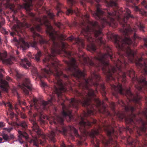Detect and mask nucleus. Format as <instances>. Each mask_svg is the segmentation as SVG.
<instances>
[{
    "mask_svg": "<svg viewBox=\"0 0 147 147\" xmlns=\"http://www.w3.org/2000/svg\"><path fill=\"white\" fill-rule=\"evenodd\" d=\"M41 85L43 87H44L46 85V84L43 82L42 81L41 82Z\"/></svg>",
    "mask_w": 147,
    "mask_h": 147,
    "instance_id": "52",
    "label": "nucleus"
},
{
    "mask_svg": "<svg viewBox=\"0 0 147 147\" xmlns=\"http://www.w3.org/2000/svg\"><path fill=\"white\" fill-rule=\"evenodd\" d=\"M99 131L98 130H96L91 131L90 134V136L92 138H94L95 135L98 134Z\"/></svg>",
    "mask_w": 147,
    "mask_h": 147,
    "instance_id": "29",
    "label": "nucleus"
},
{
    "mask_svg": "<svg viewBox=\"0 0 147 147\" xmlns=\"http://www.w3.org/2000/svg\"><path fill=\"white\" fill-rule=\"evenodd\" d=\"M94 113L92 110H88L87 112L85 114V116L88 115H90L93 114Z\"/></svg>",
    "mask_w": 147,
    "mask_h": 147,
    "instance_id": "37",
    "label": "nucleus"
},
{
    "mask_svg": "<svg viewBox=\"0 0 147 147\" xmlns=\"http://www.w3.org/2000/svg\"><path fill=\"white\" fill-rule=\"evenodd\" d=\"M6 79L8 82H10L12 81V79L9 77L8 76H7L6 77Z\"/></svg>",
    "mask_w": 147,
    "mask_h": 147,
    "instance_id": "53",
    "label": "nucleus"
},
{
    "mask_svg": "<svg viewBox=\"0 0 147 147\" xmlns=\"http://www.w3.org/2000/svg\"><path fill=\"white\" fill-rule=\"evenodd\" d=\"M62 116L56 115L54 117H50L47 116L41 115L40 117L42 123H44V121L42 120V118L44 119H46L49 120L50 124L51 125L53 123L56 125L57 123L62 124L64 119L67 116H68L70 120H71L73 116L71 114V111L68 109V108L62 104Z\"/></svg>",
    "mask_w": 147,
    "mask_h": 147,
    "instance_id": "5",
    "label": "nucleus"
},
{
    "mask_svg": "<svg viewBox=\"0 0 147 147\" xmlns=\"http://www.w3.org/2000/svg\"><path fill=\"white\" fill-rule=\"evenodd\" d=\"M65 62L67 65V69L71 71L74 77L79 79L81 77L84 76V73L81 71L78 68L76 61L74 58H71L69 61H65Z\"/></svg>",
    "mask_w": 147,
    "mask_h": 147,
    "instance_id": "7",
    "label": "nucleus"
},
{
    "mask_svg": "<svg viewBox=\"0 0 147 147\" xmlns=\"http://www.w3.org/2000/svg\"><path fill=\"white\" fill-rule=\"evenodd\" d=\"M12 18L13 19V22H16L17 24V25H15L13 26L12 29L17 33L19 36H21L20 34H19L18 32L22 33V30L24 28L28 27V25L26 23L22 24L20 22L17 18H16L13 15L12 16Z\"/></svg>",
    "mask_w": 147,
    "mask_h": 147,
    "instance_id": "10",
    "label": "nucleus"
},
{
    "mask_svg": "<svg viewBox=\"0 0 147 147\" xmlns=\"http://www.w3.org/2000/svg\"><path fill=\"white\" fill-rule=\"evenodd\" d=\"M142 5L144 6V7L146 9H147V3L146 1H143L142 3Z\"/></svg>",
    "mask_w": 147,
    "mask_h": 147,
    "instance_id": "41",
    "label": "nucleus"
},
{
    "mask_svg": "<svg viewBox=\"0 0 147 147\" xmlns=\"http://www.w3.org/2000/svg\"><path fill=\"white\" fill-rule=\"evenodd\" d=\"M33 125L32 128L38 134L40 135L41 131L37 125L36 122L34 120L31 121Z\"/></svg>",
    "mask_w": 147,
    "mask_h": 147,
    "instance_id": "21",
    "label": "nucleus"
},
{
    "mask_svg": "<svg viewBox=\"0 0 147 147\" xmlns=\"http://www.w3.org/2000/svg\"><path fill=\"white\" fill-rule=\"evenodd\" d=\"M11 118H13L14 115V114L13 113L10 112V113L9 114Z\"/></svg>",
    "mask_w": 147,
    "mask_h": 147,
    "instance_id": "54",
    "label": "nucleus"
},
{
    "mask_svg": "<svg viewBox=\"0 0 147 147\" xmlns=\"http://www.w3.org/2000/svg\"><path fill=\"white\" fill-rule=\"evenodd\" d=\"M61 147H74L72 146H65V144L64 143V142H62V144H61Z\"/></svg>",
    "mask_w": 147,
    "mask_h": 147,
    "instance_id": "45",
    "label": "nucleus"
},
{
    "mask_svg": "<svg viewBox=\"0 0 147 147\" xmlns=\"http://www.w3.org/2000/svg\"><path fill=\"white\" fill-rule=\"evenodd\" d=\"M141 13L143 15L145 16L147 15V13L144 11H140Z\"/></svg>",
    "mask_w": 147,
    "mask_h": 147,
    "instance_id": "47",
    "label": "nucleus"
},
{
    "mask_svg": "<svg viewBox=\"0 0 147 147\" xmlns=\"http://www.w3.org/2000/svg\"><path fill=\"white\" fill-rule=\"evenodd\" d=\"M55 24L56 26L59 27H60L61 25V24L60 23H56Z\"/></svg>",
    "mask_w": 147,
    "mask_h": 147,
    "instance_id": "55",
    "label": "nucleus"
},
{
    "mask_svg": "<svg viewBox=\"0 0 147 147\" xmlns=\"http://www.w3.org/2000/svg\"><path fill=\"white\" fill-rule=\"evenodd\" d=\"M61 4L59 2H57L56 8V9L58 11L57 13V15H59V13L61 12L60 10V9L61 8Z\"/></svg>",
    "mask_w": 147,
    "mask_h": 147,
    "instance_id": "30",
    "label": "nucleus"
},
{
    "mask_svg": "<svg viewBox=\"0 0 147 147\" xmlns=\"http://www.w3.org/2000/svg\"><path fill=\"white\" fill-rule=\"evenodd\" d=\"M15 34V32H11L10 33V35L12 36H13Z\"/></svg>",
    "mask_w": 147,
    "mask_h": 147,
    "instance_id": "61",
    "label": "nucleus"
},
{
    "mask_svg": "<svg viewBox=\"0 0 147 147\" xmlns=\"http://www.w3.org/2000/svg\"><path fill=\"white\" fill-rule=\"evenodd\" d=\"M135 117L134 115H132L128 117L125 118V121L127 123H131L133 122V119Z\"/></svg>",
    "mask_w": 147,
    "mask_h": 147,
    "instance_id": "27",
    "label": "nucleus"
},
{
    "mask_svg": "<svg viewBox=\"0 0 147 147\" xmlns=\"http://www.w3.org/2000/svg\"><path fill=\"white\" fill-rule=\"evenodd\" d=\"M102 142L103 143L105 144L106 146H107L108 144L111 143L115 147H117V144L116 142L111 137H110L109 138V141H107L105 139H104V140L102 141Z\"/></svg>",
    "mask_w": 147,
    "mask_h": 147,
    "instance_id": "19",
    "label": "nucleus"
},
{
    "mask_svg": "<svg viewBox=\"0 0 147 147\" xmlns=\"http://www.w3.org/2000/svg\"><path fill=\"white\" fill-rule=\"evenodd\" d=\"M30 142L33 143L36 147H38V144H43V142L41 141L40 139H39L36 137L34 138Z\"/></svg>",
    "mask_w": 147,
    "mask_h": 147,
    "instance_id": "20",
    "label": "nucleus"
},
{
    "mask_svg": "<svg viewBox=\"0 0 147 147\" xmlns=\"http://www.w3.org/2000/svg\"><path fill=\"white\" fill-rule=\"evenodd\" d=\"M2 1H4L6 2V3H5L4 2H2L1 4H0V11H1L2 9L1 7L2 6V5H4L5 4V5L7 7H9V8L12 11H13L14 13H15V11H14L15 9V6L13 5L10 3H9V0H1Z\"/></svg>",
    "mask_w": 147,
    "mask_h": 147,
    "instance_id": "17",
    "label": "nucleus"
},
{
    "mask_svg": "<svg viewBox=\"0 0 147 147\" xmlns=\"http://www.w3.org/2000/svg\"><path fill=\"white\" fill-rule=\"evenodd\" d=\"M14 39L16 42V44L19 45L21 48L23 50L29 48V45L22 38L20 37L18 41L16 38H14Z\"/></svg>",
    "mask_w": 147,
    "mask_h": 147,
    "instance_id": "15",
    "label": "nucleus"
},
{
    "mask_svg": "<svg viewBox=\"0 0 147 147\" xmlns=\"http://www.w3.org/2000/svg\"><path fill=\"white\" fill-rule=\"evenodd\" d=\"M137 26L139 28L140 30L143 31V28H144V27L141 23L138 24Z\"/></svg>",
    "mask_w": 147,
    "mask_h": 147,
    "instance_id": "36",
    "label": "nucleus"
},
{
    "mask_svg": "<svg viewBox=\"0 0 147 147\" xmlns=\"http://www.w3.org/2000/svg\"><path fill=\"white\" fill-rule=\"evenodd\" d=\"M7 53L4 52L3 53H0V61H1L4 64L11 65L13 63V61L15 60V57L11 56L9 58H7Z\"/></svg>",
    "mask_w": 147,
    "mask_h": 147,
    "instance_id": "12",
    "label": "nucleus"
},
{
    "mask_svg": "<svg viewBox=\"0 0 147 147\" xmlns=\"http://www.w3.org/2000/svg\"><path fill=\"white\" fill-rule=\"evenodd\" d=\"M86 0H83V1H81V3L82 5H84V2Z\"/></svg>",
    "mask_w": 147,
    "mask_h": 147,
    "instance_id": "59",
    "label": "nucleus"
},
{
    "mask_svg": "<svg viewBox=\"0 0 147 147\" xmlns=\"http://www.w3.org/2000/svg\"><path fill=\"white\" fill-rule=\"evenodd\" d=\"M1 136L6 141H7L10 139V138L7 134L5 133L4 132H3L1 134Z\"/></svg>",
    "mask_w": 147,
    "mask_h": 147,
    "instance_id": "28",
    "label": "nucleus"
},
{
    "mask_svg": "<svg viewBox=\"0 0 147 147\" xmlns=\"http://www.w3.org/2000/svg\"><path fill=\"white\" fill-rule=\"evenodd\" d=\"M5 126V124L3 122H0V128L3 127Z\"/></svg>",
    "mask_w": 147,
    "mask_h": 147,
    "instance_id": "51",
    "label": "nucleus"
},
{
    "mask_svg": "<svg viewBox=\"0 0 147 147\" xmlns=\"http://www.w3.org/2000/svg\"><path fill=\"white\" fill-rule=\"evenodd\" d=\"M91 123L89 122L88 121H85L82 117L81 118V121L80 123V124L83 126L86 125L90 126L91 125Z\"/></svg>",
    "mask_w": 147,
    "mask_h": 147,
    "instance_id": "24",
    "label": "nucleus"
},
{
    "mask_svg": "<svg viewBox=\"0 0 147 147\" xmlns=\"http://www.w3.org/2000/svg\"><path fill=\"white\" fill-rule=\"evenodd\" d=\"M66 129L64 127H63L62 128L61 131L58 129L57 128L56 129H54L51 131V132L49 134H48L47 136H45L44 135H42V137L44 139H45L46 138H47V137H49L50 139L53 142H54V137L55 136V132L56 131H58L59 132H63V133H64L66 131Z\"/></svg>",
    "mask_w": 147,
    "mask_h": 147,
    "instance_id": "14",
    "label": "nucleus"
},
{
    "mask_svg": "<svg viewBox=\"0 0 147 147\" xmlns=\"http://www.w3.org/2000/svg\"><path fill=\"white\" fill-rule=\"evenodd\" d=\"M2 32L5 34H7V32L6 30L5 29H4L2 30Z\"/></svg>",
    "mask_w": 147,
    "mask_h": 147,
    "instance_id": "50",
    "label": "nucleus"
},
{
    "mask_svg": "<svg viewBox=\"0 0 147 147\" xmlns=\"http://www.w3.org/2000/svg\"><path fill=\"white\" fill-rule=\"evenodd\" d=\"M125 110L127 111L130 110L131 111H133L135 110V108L133 107L130 106H125Z\"/></svg>",
    "mask_w": 147,
    "mask_h": 147,
    "instance_id": "33",
    "label": "nucleus"
},
{
    "mask_svg": "<svg viewBox=\"0 0 147 147\" xmlns=\"http://www.w3.org/2000/svg\"><path fill=\"white\" fill-rule=\"evenodd\" d=\"M133 7L134 8V10L135 11H137L139 10V9L137 6L134 5V7Z\"/></svg>",
    "mask_w": 147,
    "mask_h": 147,
    "instance_id": "48",
    "label": "nucleus"
},
{
    "mask_svg": "<svg viewBox=\"0 0 147 147\" xmlns=\"http://www.w3.org/2000/svg\"><path fill=\"white\" fill-rule=\"evenodd\" d=\"M18 86L22 89L26 94H29L28 90H30L32 89V85L29 80L28 78L25 79L23 83L22 84H19Z\"/></svg>",
    "mask_w": 147,
    "mask_h": 147,
    "instance_id": "11",
    "label": "nucleus"
},
{
    "mask_svg": "<svg viewBox=\"0 0 147 147\" xmlns=\"http://www.w3.org/2000/svg\"><path fill=\"white\" fill-rule=\"evenodd\" d=\"M20 64L22 66L26 69H28L31 65L30 62L26 58L21 59Z\"/></svg>",
    "mask_w": 147,
    "mask_h": 147,
    "instance_id": "18",
    "label": "nucleus"
},
{
    "mask_svg": "<svg viewBox=\"0 0 147 147\" xmlns=\"http://www.w3.org/2000/svg\"><path fill=\"white\" fill-rule=\"evenodd\" d=\"M18 140L16 141H18L21 144H22L24 142L23 141L22 138H24L26 140L28 138V135L27 134L24 132H22L20 130L18 131Z\"/></svg>",
    "mask_w": 147,
    "mask_h": 147,
    "instance_id": "16",
    "label": "nucleus"
},
{
    "mask_svg": "<svg viewBox=\"0 0 147 147\" xmlns=\"http://www.w3.org/2000/svg\"><path fill=\"white\" fill-rule=\"evenodd\" d=\"M42 54L40 51L38 52L35 56V59L36 61H38L40 60V57L41 56Z\"/></svg>",
    "mask_w": 147,
    "mask_h": 147,
    "instance_id": "32",
    "label": "nucleus"
},
{
    "mask_svg": "<svg viewBox=\"0 0 147 147\" xmlns=\"http://www.w3.org/2000/svg\"><path fill=\"white\" fill-rule=\"evenodd\" d=\"M36 22H38L40 24L36 25L35 28H32L31 31L33 33L34 41L30 43L31 47H36V41H39L41 44H47L48 42L45 40L43 38L38 34L36 33L35 30L38 31L41 30L40 26L44 24L47 27L46 32L48 34L51 39L53 43L52 48L51 49V55H50L47 53L46 57L43 60L44 65H46V67L42 70V73L40 76L38 73L36 68L33 67L32 73L33 76H39L40 78L47 77L46 74L50 75L53 72L52 68H53L55 72H53L55 77L56 80L54 81L55 83V92L58 96L59 100L61 98L62 96V92H65L66 90V88L63 85L60 76L62 75L61 70L57 68L59 65L58 61L54 58L53 57L57 54H60L63 52L65 57H69L71 55V53L65 49L67 46V44L59 40H63L64 39V35L59 32L55 31L51 26L46 16H44L42 18H35Z\"/></svg>",
    "mask_w": 147,
    "mask_h": 147,
    "instance_id": "2",
    "label": "nucleus"
},
{
    "mask_svg": "<svg viewBox=\"0 0 147 147\" xmlns=\"http://www.w3.org/2000/svg\"><path fill=\"white\" fill-rule=\"evenodd\" d=\"M68 3L72 5L74 3L75 1L74 0H67Z\"/></svg>",
    "mask_w": 147,
    "mask_h": 147,
    "instance_id": "40",
    "label": "nucleus"
},
{
    "mask_svg": "<svg viewBox=\"0 0 147 147\" xmlns=\"http://www.w3.org/2000/svg\"><path fill=\"white\" fill-rule=\"evenodd\" d=\"M49 16L51 18H53L54 16V15L53 13L51 12H49L48 13Z\"/></svg>",
    "mask_w": 147,
    "mask_h": 147,
    "instance_id": "43",
    "label": "nucleus"
},
{
    "mask_svg": "<svg viewBox=\"0 0 147 147\" xmlns=\"http://www.w3.org/2000/svg\"><path fill=\"white\" fill-rule=\"evenodd\" d=\"M74 39L76 43L82 47H84V44L82 39H79L78 38H75Z\"/></svg>",
    "mask_w": 147,
    "mask_h": 147,
    "instance_id": "26",
    "label": "nucleus"
},
{
    "mask_svg": "<svg viewBox=\"0 0 147 147\" xmlns=\"http://www.w3.org/2000/svg\"><path fill=\"white\" fill-rule=\"evenodd\" d=\"M106 3L109 6L115 7L117 6V4L116 0H111L109 2H108L107 1H106Z\"/></svg>",
    "mask_w": 147,
    "mask_h": 147,
    "instance_id": "25",
    "label": "nucleus"
},
{
    "mask_svg": "<svg viewBox=\"0 0 147 147\" xmlns=\"http://www.w3.org/2000/svg\"><path fill=\"white\" fill-rule=\"evenodd\" d=\"M20 114L21 117L22 118L24 119L26 117V116L24 113L21 112L20 113Z\"/></svg>",
    "mask_w": 147,
    "mask_h": 147,
    "instance_id": "46",
    "label": "nucleus"
},
{
    "mask_svg": "<svg viewBox=\"0 0 147 147\" xmlns=\"http://www.w3.org/2000/svg\"><path fill=\"white\" fill-rule=\"evenodd\" d=\"M112 89L122 94H125L128 96L132 100L136 102H138L140 99V97L138 95H135L131 92L130 89H127L126 88H123L121 85L119 84L117 86L114 85L112 86Z\"/></svg>",
    "mask_w": 147,
    "mask_h": 147,
    "instance_id": "6",
    "label": "nucleus"
},
{
    "mask_svg": "<svg viewBox=\"0 0 147 147\" xmlns=\"http://www.w3.org/2000/svg\"><path fill=\"white\" fill-rule=\"evenodd\" d=\"M105 129L107 132L109 136L112 135L114 132V130L113 128L110 126H108Z\"/></svg>",
    "mask_w": 147,
    "mask_h": 147,
    "instance_id": "23",
    "label": "nucleus"
},
{
    "mask_svg": "<svg viewBox=\"0 0 147 147\" xmlns=\"http://www.w3.org/2000/svg\"><path fill=\"white\" fill-rule=\"evenodd\" d=\"M130 13V11L128 8H126L125 11H123L121 8H118L116 11H114L108 13L107 20L102 17L103 12L97 7L96 12H93L92 14L96 19L101 20V25H100L96 22H91L89 20L87 21L86 23L85 22H83L82 24L84 27L82 28V32L90 42V44L87 46V49L90 51H94L96 49L95 43L99 45L104 44V40L101 35L102 29L106 24H108L112 27L116 26L114 19L117 18L123 27V29L121 30V32L126 35L130 33H133L134 34L133 41L128 37L125 36L123 39L122 37L111 33L108 34V37L109 39H113L114 40L117 48L124 51L131 62H135L136 66L141 68H147V59L144 61V65L140 63L142 60V58L138 59V61L135 60L134 55L136 54V51L131 49L129 47V45L131 44H132L134 46V39L137 37L135 34L136 30V28H131L129 27L127 28H125L126 26H127L126 23L128 19L133 17Z\"/></svg>",
    "mask_w": 147,
    "mask_h": 147,
    "instance_id": "1",
    "label": "nucleus"
},
{
    "mask_svg": "<svg viewBox=\"0 0 147 147\" xmlns=\"http://www.w3.org/2000/svg\"><path fill=\"white\" fill-rule=\"evenodd\" d=\"M85 18H88L89 17V15L88 14H86L85 16Z\"/></svg>",
    "mask_w": 147,
    "mask_h": 147,
    "instance_id": "64",
    "label": "nucleus"
},
{
    "mask_svg": "<svg viewBox=\"0 0 147 147\" xmlns=\"http://www.w3.org/2000/svg\"><path fill=\"white\" fill-rule=\"evenodd\" d=\"M31 102L29 101V102L30 104V107H32L34 105L35 108L37 109H46L45 106L47 104H51L52 101L54 99L53 96L52 95L51 96L50 100H49L47 102L43 100H40L36 99V98L34 97H30Z\"/></svg>",
    "mask_w": 147,
    "mask_h": 147,
    "instance_id": "8",
    "label": "nucleus"
},
{
    "mask_svg": "<svg viewBox=\"0 0 147 147\" xmlns=\"http://www.w3.org/2000/svg\"><path fill=\"white\" fill-rule=\"evenodd\" d=\"M99 76L94 71L91 75V77L89 79L84 80V83H80L79 86L82 87L87 90L86 92L84 95L86 97H84L82 101L72 98L71 100V105L75 108L77 107L79 103L81 104L83 106H87L91 104V98H93L94 101L96 103L98 106H100L103 103V101L101 102L98 98H94L96 91H94L91 88L88 87V85H93L97 86L98 85V82L100 79Z\"/></svg>",
    "mask_w": 147,
    "mask_h": 147,
    "instance_id": "4",
    "label": "nucleus"
},
{
    "mask_svg": "<svg viewBox=\"0 0 147 147\" xmlns=\"http://www.w3.org/2000/svg\"><path fill=\"white\" fill-rule=\"evenodd\" d=\"M29 14L32 17H34V14L32 12H30Z\"/></svg>",
    "mask_w": 147,
    "mask_h": 147,
    "instance_id": "60",
    "label": "nucleus"
},
{
    "mask_svg": "<svg viewBox=\"0 0 147 147\" xmlns=\"http://www.w3.org/2000/svg\"><path fill=\"white\" fill-rule=\"evenodd\" d=\"M21 125L23 128H25L27 126V125L25 122H23L21 123Z\"/></svg>",
    "mask_w": 147,
    "mask_h": 147,
    "instance_id": "39",
    "label": "nucleus"
},
{
    "mask_svg": "<svg viewBox=\"0 0 147 147\" xmlns=\"http://www.w3.org/2000/svg\"><path fill=\"white\" fill-rule=\"evenodd\" d=\"M74 38L73 36H71L68 38V40H71L73 39Z\"/></svg>",
    "mask_w": 147,
    "mask_h": 147,
    "instance_id": "57",
    "label": "nucleus"
},
{
    "mask_svg": "<svg viewBox=\"0 0 147 147\" xmlns=\"http://www.w3.org/2000/svg\"><path fill=\"white\" fill-rule=\"evenodd\" d=\"M4 129H6L7 131L9 132L12 129V128H4Z\"/></svg>",
    "mask_w": 147,
    "mask_h": 147,
    "instance_id": "56",
    "label": "nucleus"
},
{
    "mask_svg": "<svg viewBox=\"0 0 147 147\" xmlns=\"http://www.w3.org/2000/svg\"><path fill=\"white\" fill-rule=\"evenodd\" d=\"M144 45L146 47H147V37L144 38Z\"/></svg>",
    "mask_w": 147,
    "mask_h": 147,
    "instance_id": "44",
    "label": "nucleus"
},
{
    "mask_svg": "<svg viewBox=\"0 0 147 147\" xmlns=\"http://www.w3.org/2000/svg\"><path fill=\"white\" fill-rule=\"evenodd\" d=\"M143 123V126L140 128V130L142 131H144L146 129V128L144 126V124H145L144 123Z\"/></svg>",
    "mask_w": 147,
    "mask_h": 147,
    "instance_id": "38",
    "label": "nucleus"
},
{
    "mask_svg": "<svg viewBox=\"0 0 147 147\" xmlns=\"http://www.w3.org/2000/svg\"><path fill=\"white\" fill-rule=\"evenodd\" d=\"M94 140H95L96 141L95 142H94V143L93 142H92V143H93V144H94V145L95 147H96V146H95L96 145L97 146H98V143H99L98 141L97 140H96V139H94Z\"/></svg>",
    "mask_w": 147,
    "mask_h": 147,
    "instance_id": "42",
    "label": "nucleus"
},
{
    "mask_svg": "<svg viewBox=\"0 0 147 147\" xmlns=\"http://www.w3.org/2000/svg\"><path fill=\"white\" fill-rule=\"evenodd\" d=\"M77 12V11L71 9H67V11L66 12V14L67 15H69L70 13H76Z\"/></svg>",
    "mask_w": 147,
    "mask_h": 147,
    "instance_id": "35",
    "label": "nucleus"
},
{
    "mask_svg": "<svg viewBox=\"0 0 147 147\" xmlns=\"http://www.w3.org/2000/svg\"><path fill=\"white\" fill-rule=\"evenodd\" d=\"M76 92H77V93L79 95H82V94H81V93H80L78 91H76Z\"/></svg>",
    "mask_w": 147,
    "mask_h": 147,
    "instance_id": "63",
    "label": "nucleus"
},
{
    "mask_svg": "<svg viewBox=\"0 0 147 147\" xmlns=\"http://www.w3.org/2000/svg\"><path fill=\"white\" fill-rule=\"evenodd\" d=\"M28 57L30 58H32V57H31V54H30V53H29L28 55Z\"/></svg>",
    "mask_w": 147,
    "mask_h": 147,
    "instance_id": "62",
    "label": "nucleus"
},
{
    "mask_svg": "<svg viewBox=\"0 0 147 147\" xmlns=\"http://www.w3.org/2000/svg\"><path fill=\"white\" fill-rule=\"evenodd\" d=\"M9 136L10 138V139L13 138L14 137L13 135L12 134H10Z\"/></svg>",
    "mask_w": 147,
    "mask_h": 147,
    "instance_id": "58",
    "label": "nucleus"
},
{
    "mask_svg": "<svg viewBox=\"0 0 147 147\" xmlns=\"http://www.w3.org/2000/svg\"><path fill=\"white\" fill-rule=\"evenodd\" d=\"M5 21L4 19H2V22L1 23L0 22V28L1 27V26L3 25V24H4L5 23Z\"/></svg>",
    "mask_w": 147,
    "mask_h": 147,
    "instance_id": "49",
    "label": "nucleus"
},
{
    "mask_svg": "<svg viewBox=\"0 0 147 147\" xmlns=\"http://www.w3.org/2000/svg\"><path fill=\"white\" fill-rule=\"evenodd\" d=\"M107 53L102 54L101 53L98 54L97 56L90 59L88 57H86L85 55L79 56L80 60L81 61H83L85 64H89L91 66L95 65L96 67H101L103 71H107V80H110L114 79L113 77V74L115 71L123 79V81H124L126 77V74L124 73L121 72V74L119 73L121 72V68L123 65H126L127 63L125 61V59L122 57L120 58V60L115 62V67L110 66L108 67L109 65L108 62L105 60L106 59L109 57L111 58L112 53L111 51L110 48L108 47L106 48Z\"/></svg>",
    "mask_w": 147,
    "mask_h": 147,
    "instance_id": "3",
    "label": "nucleus"
},
{
    "mask_svg": "<svg viewBox=\"0 0 147 147\" xmlns=\"http://www.w3.org/2000/svg\"><path fill=\"white\" fill-rule=\"evenodd\" d=\"M3 72V69H0V87L3 91L7 92L9 88V85L8 82L2 79L3 76L1 73Z\"/></svg>",
    "mask_w": 147,
    "mask_h": 147,
    "instance_id": "13",
    "label": "nucleus"
},
{
    "mask_svg": "<svg viewBox=\"0 0 147 147\" xmlns=\"http://www.w3.org/2000/svg\"><path fill=\"white\" fill-rule=\"evenodd\" d=\"M15 71L16 74V75L17 78V79L18 80L22 76V75L20 74V73L19 72L17 69H16Z\"/></svg>",
    "mask_w": 147,
    "mask_h": 147,
    "instance_id": "34",
    "label": "nucleus"
},
{
    "mask_svg": "<svg viewBox=\"0 0 147 147\" xmlns=\"http://www.w3.org/2000/svg\"><path fill=\"white\" fill-rule=\"evenodd\" d=\"M69 129L71 133V136L73 137L74 135L75 136L79 137H80L81 138V137L78 134L77 131L74 127L70 126Z\"/></svg>",
    "mask_w": 147,
    "mask_h": 147,
    "instance_id": "22",
    "label": "nucleus"
},
{
    "mask_svg": "<svg viewBox=\"0 0 147 147\" xmlns=\"http://www.w3.org/2000/svg\"><path fill=\"white\" fill-rule=\"evenodd\" d=\"M3 103L4 105H5V106L7 107L8 106L9 107V112H10V111L13 109V107L10 103V102H7L6 103H5L4 102H3Z\"/></svg>",
    "mask_w": 147,
    "mask_h": 147,
    "instance_id": "31",
    "label": "nucleus"
},
{
    "mask_svg": "<svg viewBox=\"0 0 147 147\" xmlns=\"http://www.w3.org/2000/svg\"><path fill=\"white\" fill-rule=\"evenodd\" d=\"M128 74L130 77H132L133 81H135L137 83L135 85L136 88L138 90H140L142 89V85L146 86L147 87V82L145 79L143 77L137 78L134 76V72L133 69L129 70L128 72Z\"/></svg>",
    "mask_w": 147,
    "mask_h": 147,
    "instance_id": "9",
    "label": "nucleus"
}]
</instances>
